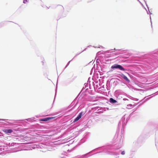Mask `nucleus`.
<instances>
[{"mask_svg":"<svg viewBox=\"0 0 158 158\" xmlns=\"http://www.w3.org/2000/svg\"><path fill=\"white\" fill-rule=\"evenodd\" d=\"M112 69H118L120 70L125 71V69H124L121 65L118 64H115L112 65L111 67Z\"/></svg>","mask_w":158,"mask_h":158,"instance_id":"1","label":"nucleus"},{"mask_svg":"<svg viewBox=\"0 0 158 158\" xmlns=\"http://www.w3.org/2000/svg\"><path fill=\"white\" fill-rule=\"evenodd\" d=\"M85 113L83 112H81L77 116V117L74 119V122H75L78 121L81 117Z\"/></svg>","mask_w":158,"mask_h":158,"instance_id":"2","label":"nucleus"},{"mask_svg":"<svg viewBox=\"0 0 158 158\" xmlns=\"http://www.w3.org/2000/svg\"><path fill=\"white\" fill-rule=\"evenodd\" d=\"M55 9L57 11H61L64 9V8L61 5H58L55 7Z\"/></svg>","mask_w":158,"mask_h":158,"instance_id":"3","label":"nucleus"},{"mask_svg":"<svg viewBox=\"0 0 158 158\" xmlns=\"http://www.w3.org/2000/svg\"><path fill=\"white\" fill-rule=\"evenodd\" d=\"M2 131L6 134H8L12 133L13 132V130L11 129H4L2 130Z\"/></svg>","mask_w":158,"mask_h":158,"instance_id":"4","label":"nucleus"},{"mask_svg":"<svg viewBox=\"0 0 158 158\" xmlns=\"http://www.w3.org/2000/svg\"><path fill=\"white\" fill-rule=\"evenodd\" d=\"M54 117H47V118H44L40 119V121H48L49 120L52 119Z\"/></svg>","mask_w":158,"mask_h":158,"instance_id":"5","label":"nucleus"},{"mask_svg":"<svg viewBox=\"0 0 158 158\" xmlns=\"http://www.w3.org/2000/svg\"><path fill=\"white\" fill-rule=\"evenodd\" d=\"M122 77L125 80H126L128 82H130V80L128 79V78H127V77L123 75V74H122L121 75Z\"/></svg>","mask_w":158,"mask_h":158,"instance_id":"6","label":"nucleus"},{"mask_svg":"<svg viewBox=\"0 0 158 158\" xmlns=\"http://www.w3.org/2000/svg\"><path fill=\"white\" fill-rule=\"evenodd\" d=\"M110 102L113 103H115L117 102V101L116 100H114L112 98H110Z\"/></svg>","mask_w":158,"mask_h":158,"instance_id":"7","label":"nucleus"},{"mask_svg":"<svg viewBox=\"0 0 158 158\" xmlns=\"http://www.w3.org/2000/svg\"><path fill=\"white\" fill-rule=\"evenodd\" d=\"M27 0H23V2L24 3H26L27 2Z\"/></svg>","mask_w":158,"mask_h":158,"instance_id":"8","label":"nucleus"},{"mask_svg":"<svg viewBox=\"0 0 158 158\" xmlns=\"http://www.w3.org/2000/svg\"><path fill=\"white\" fill-rule=\"evenodd\" d=\"M125 154V152L124 151H123V152H122V153H121V154H122V155H123Z\"/></svg>","mask_w":158,"mask_h":158,"instance_id":"9","label":"nucleus"}]
</instances>
